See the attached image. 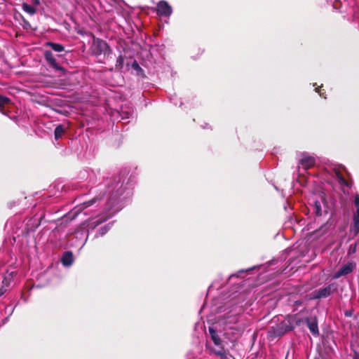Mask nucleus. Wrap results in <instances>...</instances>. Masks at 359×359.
<instances>
[{
    "label": "nucleus",
    "mask_w": 359,
    "mask_h": 359,
    "mask_svg": "<svg viewBox=\"0 0 359 359\" xmlns=\"http://www.w3.org/2000/svg\"><path fill=\"white\" fill-rule=\"evenodd\" d=\"M90 50L91 53L95 56L103 54L105 57H109L112 53V50L108 43L99 38L93 36V43L90 46Z\"/></svg>",
    "instance_id": "1"
},
{
    "label": "nucleus",
    "mask_w": 359,
    "mask_h": 359,
    "mask_svg": "<svg viewBox=\"0 0 359 359\" xmlns=\"http://www.w3.org/2000/svg\"><path fill=\"white\" fill-rule=\"evenodd\" d=\"M337 286L335 284L332 283L324 287L319 288L313 292V299H321L326 298L331 295L334 292L337 290Z\"/></svg>",
    "instance_id": "2"
},
{
    "label": "nucleus",
    "mask_w": 359,
    "mask_h": 359,
    "mask_svg": "<svg viewBox=\"0 0 359 359\" xmlns=\"http://www.w3.org/2000/svg\"><path fill=\"white\" fill-rule=\"evenodd\" d=\"M300 322H304L306 324L308 328L313 336L318 337L319 335L318 319L316 316H310L306 318L304 320H299L297 321V324L298 325Z\"/></svg>",
    "instance_id": "3"
},
{
    "label": "nucleus",
    "mask_w": 359,
    "mask_h": 359,
    "mask_svg": "<svg viewBox=\"0 0 359 359\" xmlns=\"http://www.w3.org/2000/svg\"><path fill=\"white\" fill-rule=\"evenodd\" d=\"M293 327L289 325L287 323L282 322L277 325L276 327H271V333L273 337H281L285 334L287 332L291 331Z\"/></svg>",
    "instance_id": "4"
},
{
    "label": "nucleus",
    "mask_w": 359,
    "mask_h": 359,
    "mask_svg": "<svg viewBox=\"0 0 359 359\" xmlns=\"http://www.w3.org/2000/svg\"><path fill=\"white\" fill-rule=\"evenodd\" d=\"M156 11L160 16L169 17L172 13V9L166 1L161 0L157 4Z\"/></svg>",
    "instance_id": "5"
},
{
    "label": "nucleus",
    "mask_w": 359,
    "mask_h": 359,
    "mask_svg": "<svg viewBox=\"0 0 359 359\" xmlns=\"http://www.w3.org/2000/svg\"><path fill=\"white\" fill-rule=\"evenodd\" d=\"M356 267V264L353 262H348L342 266L334 274V278H339L341 276H346L351 273Z\"/></svg>",
    "instance_id": "6"
},
{
    "label": "nucleus",
    "mask_w": 359,
    "mask_h": 359,
    "mask_svg": "<svg viewBox=\"0 0 359 359\" xmlns=\"http://www.w3.org/2000/svg\"><path fill=\"white\" fill-rule=\"evenodd\" d=\"M44 57L48 65L55 69V70H60L64 72L65 69L60 66L57 62H56L55 58L53 56V53L50 50H46L44 53Z\"/></svg>",
    "instance_id": "7"
},
{
    "label": "nucleus",
    "mask_w": 359,
    "mask_h": 359,
    "mask_svg": "<svg viewBox=\"0 0 359 359\" xmlns=\"http://www.w3.org/2000/svg\"><path fill=\"white\" fill-rule=\"evenodd\" d=\"M304 157L299 161V164L301 165L304 170H308L315 165L316 159L314 157L311 156L303 154Z\"/></svg>",
    "instance_id": "8"
},
{
    "label": "nucleus",
    "mask_w": 359,
    "mask_h": 359,
    "mask_svg": "<svg viewBox=\"0 0 359 359\" xmlns=\"http://www.w3.org/2000/svg\"><path fill=\"white\" fill-rule=\"evenodd\" d=\"M12 104L11 98L7 96L0 95V112L4 115L7 114L6 108Z\"/></svg>",
    "instance_id": "9"
},
{
    "label": "nucleus",
    "mask_w": 359,
    "mask_h": 359,
    "mask_svg": "<svg viewBox=\"0 0 359 359\" xmlns=\"http://www.w3.org/2000/svg\"><path fill=\"white\" fill-rule=\"evenodd\" d=\"M74 261L73 253L71 251L65 252L61 259L62 264L65 266H70Z\"/></svg>",
    "instance_id": "10"
},
{
    "label": "nucleus",
    "mask_w": 359,
    "mask_h": 359,
    "mask_svg": "<svg viewBox=\"0 0 359 359\" xmlns=\"http://www.w3.org/2000/svg\"><path fill=\"white\" fill-rule=\"evenodd\" d=\"M208 331L214 344L217 346H221L222 341L217 334L216 330L212 327H209Z\"/></svg>",
    "instance_id": "11"
},
{
    "label": "nucleus",
    "mask_w": 359,
    "mask_h": 359,
    "mask_svg": "<svg viewBox=\"0 0 359 359\" xmlns=\"http://www.w3.org/2000/svg\"><path fill=\"white\" fill-rule=\"evenodd\" d=\"M65 133V127L62 125H58L54 131V137L56 140H59Z\"/></svg>",
    "instance_id": "12"
},
{
    "label": "nucleus",
    "mask_w": 359,
    "mask_h": 359,
    "mask_svg": "<svg viewBox=\"0 0 359 359\" xmlns=\"http://www.w3.org/2000/svg\"><path fill=\"white\" fill-rule=\"evenodd\" d=\"M334 172L337 177V178L338 179L339 182L341 184H344L346 187H349L350 184H348V181L346 180V179L344 177L343 175L341 174V172H340V170L339 169H337V168H334Z\"/></svg>",
    "instance_id": "13"
},
{
    "label": "nucleus",
    "mask_w": 359,
    "mask_h": 359,
    "mask_svg": "<svg viewBox=\"0 0 359 359\" xmlns=\"http://www.w3.org/2000/svg\"><path fill=\"white\" fill-rule=\"evenodd\" d=\"M46 46L50 47L52 50H53L55 52H61L64 50V46L62 44L53 43L51 41L46 43Z\"/></svg>",
    "instance_id": "14"
},
{
    "label": "nucleus",
    "mask_w": 359,
    "mask_h": 359,
    "mask_svg": "<svg viewBox=\"0 0 359 359\" xmlns=\"http://www.w3.org/2000/svg\"><path fill=\"white\" fill-rule=\"evenodd\" d=\"M22 9L24 11H25L26 13H27L30 15H34L36 12V9L34 7L27 4V3L22 4Z\"/></svg>",
    "instance_id": "15"
},
{
    "label": "nucleus",
    "mask_w": 359,
    "mask_h": 359,
    "mask_svg": "<svg viewBox=\"0 0 359 359\" xmlns=\"http://www.w3.org/2000/svg\"><path fill=\"white\" fill-rule=\"evenodd\" d=\"M313 212H315L316 215H317V216L322 215V209H321V205H320V201H314Z\"/></svg>",
    "instance_id": "16"
},
{
    "label": "nucleus",
    "mask_w": 359,
    "mask_h": 359,
    "mask_svg": "<svg viewBox=\"0 0 359 359\" xmlns=\"http://www.w3.org/2000/svg\"><path fill=\"white\" fill-rule=\"evenodd\" d=\"M353 224L352 227V231L354 233V235H357L359 233V217H353Z\"/></svg>",
    "instance_id": "17"
},
{
    "label": "nucleus",
    "mask_w": 359,
    "mask_h": 359,
    "mask_svg": "<svg viewBox=\"0 0 359 359\" xmlns=\"http://www.w3.org/2000/svg\"><path fill=\"white\" fill-rule=\"evenodd\" d=\"M123 65H124V57L123 55H120L117 60H116V69H118V70H121L122 68L123 67Z\"/></svg>",
    "instance_id": "18"
},
{
    "label": "nucleus",
    "mask_w": 359,
    "mask_h": 359,
    "mask_svg": "<svg viewBox=\"0 0 359 359\" xmlns=\"http://www.w3.org/2000/svg\"><path fill=\"white\" fill-rule=\"evenodd\" d=\"M108 217H106V216H100L99 217H97L95 219V220L93 221V224L94 225V226H97L100 224H101L102 223L104 222L105 221H107L108 219Z\"/></svg>",
    "instance_id": "19"
},
{
    "label": "nucleus",
    "mask_w": 359,
    "mask_h": 359,
    "mask_svg": "<svg viewBox=\"0 0 359 359\" xmlns=\"http://www.w3.org/2000/svg\"><path fill=\"white\" fill-rule=\"evenodd\" d=\"M356 249H357V243H355L354 244H351L348 249V252H347L348 255H351L355 253Z\"/></svg>",
    "instance_id": "20"
},
{
    "label": "nucleus",
    "mask_w": 359,
    "mask_h": 359,
    "mask_svg": "<svg viewBox=\"0 0 359 359\" xmlns=\"http://www.w3.org/2000/svg\"><path fill=\"white\" fill-rule=\"evenodd\" d=\"M132 67L133 69L136 70L138 74L140 73H143V69L140 67L138 62L135 60L133 63H132Z\"/></svg>",
    "instance_id": "21"
},
{
    "label": "nucleus",
    "mask_w": 359,
    "mask_h": 359,
    "mask_svg": "<svg viewBox=\"0 0 359 359\" xmlns=\"http://www.w3.org/2000/svg\"><path fill=\"white\" fill-rule=\"evenodd\" d=\"M97 201V198H94L93 199H90L89 201L84 202L83 203V205L84 206V208H88V207L92 205L93 204H94Z\"/></svg>",
    "instance_id": "22"
},
{
    "label": "nucleus",
    "mask_w": 359,
    "mask_h": 359,
    "mask_svg": "<svg viewBox=\"0 0 359 359\" xmlns=\"http://www.w3.org/2000/svg\"><path fill=\"white\" fill-rule=\"evenodd\" d=\"M78 215V212H70L67 214V215L66 216V217L70 220H73L74 219H75V217L77 216Z\"/></svg>",
    "instance_id": "23"
},
{
    "label": "nucleus",
    "mask_w": 359,
    "mask_h": 359,
    "mask_svg": "<svg viewBox=\"0 0 359 359\" xmlns=\"http://www.w3.org/2000/svg\"><path fill=\"white\" fill-rule=\"evenodd\" d=\"M109 229V224L100 228V233L102 235L105 234Z\"/></svg>",
    "instance_id": "24"
},
{
    "label": "nucleus",
    "mask_w": 359,
    "mask_h": 359,
    "mask_svg": "<svg viewBox=\"0 0 359 359\" xmlns=\"http://www.w3.org/2000/svg\"><path fill=\"white\" fill-rule=\"evenodd\" d=\"M215 354L218 356H220L222 358L225 357V353L223 347H221L220 350H218L215 352Z\"/></svg>",
    "instance_id": "25"
},
{
    "label": "nucleus",
    "mask_w": 359,
    "mask_h": 359,
    "mask_svg": "<svg viewBox=\"0 0 359 359\" xmlns=\"http://www.w3.org/2000/svg\"><path fill=\"white\" fill-rule=\"evenodd\" d=\"M353 315V309H348V310H346L344 311V316L346 317L350 318V317H352Z\"/></svg>",
    "instance_id": "26"
},
{
    "label": "nucleus",
    "mask_w": 359,
    "mask_h": 359,
    "mask_svg": "<svg viewBox=\"0 0 359 359\" xmlns=\"http://www.w3.org/2000/svg\"><path fill=\"white\" fill-rule=\"evenodd\" d=\"M354 204L356 208L359 207V194H356L354 198Z\"/></svg>",
    "instance_id": "27"
},
{
    "label": "nucleus",
    "mask_w": 359,
    "mask_h": 359,
    "mask_svg": "<svg viewBox=\"0 0 359 359\" xmlns=\"http://www.w3.org/2000/svg\"><path fill=\"white\" fill-rule=\"evenodd\" d=\"M6 291V290L4 287H0V297H1Z\"/></svg>",
    "instance_id": "28"
},
{
    "label": "nucleus",
    "mask_w": 359,
    "mask_h": 359,
    "mask_svg": "<svg viewBox=\"0 0 359 359\" xmlns=\"http://www.w3.org/2000/svg\"><path fill=\"white\" fill-rule=\"evenodd\" d=\"M353 359H359V352L354 351Z\"/></svg>",
    "instance_id": "29"
},
{
    "label": "nucleus",
    "mask_w": 359,
    "mask_h": 359,
    "mask_svg": "<svg viewBox=\"0 0 359 359\" xmlns=\"http://www.w3.org/2000/svg\"><path fill=\"white\" fill-rule=\"evenodd\" d=\"M320 230H323V233L325 232L327 230V225L322 226L320 229Z\"/></svg>",
    "instance_id": "30"
},
{
    "label": "nucleus",
    "mask_w": 359,
    "mask_h": 359,
    "mask_svg": "<svg viewBox=\"0 0 359 359\" xmlns=\"http://www.w3.org/2000/svg\"><path fill=\"white\" fill-rule=\"evenodd\" d=\"M353 217H359V207L356 208V212L354 213Z\"/></svg>",
    "instance_id": "31"
},
{
    "label": "nucleus",
    "mask_w": 359,
    "mask_h": 359,
    "mask_svg": "<svg viewBox=\"0 0 359 359\" xmlns=\"http://www.w3.org/2000/svg\"><path fill=\"white\" fill-rule=\"evenodd\" d=\"M32 3H33V4L37 6L39 4L40 2H39V0H32Z\"/></svg>",
    "instance_id": "32"
},
{
    "label": "nucleus",
    "mask_w": 359,
    "mask_h": 359,
    "mask_svg": "<svg viewBox=\"0 0 359 359\" xmlns=\"http://www.w3.org/2000/svg\"><path fill=\"white\" fill-rule=\"evenodd\" d=\"M316 91L317 93H320V96H322V94H321L320 90V88H316Z\"/></svg>",
    "instance_id": "33"
},
{
    "label": "nucleus",
    "mask_w": 359,
    "mask_h": 359,
    "mask_svg": "<svg viewBox=\"0 0 359 359\" xmlns=\"http://www.w3.org/2000/svg\"><path fill=\"white\" fill-rule=\"evenodd\" d=\"M25 23H26V25H29V23L28 22H27V21H25Z\"/></svg>",
    "instance_id": "34"
},
{
    "label": "nucleus",
    "mask_w": 359,
    "mask_h": 359,
    "mask_svg": "<svg viewBox=\"0 0 359 359\" xmlns=\"http://www.w3.org/2000/svg\"><path fill=\"white\" fill-rule=\"evenodd\" d=\"M314 359H319V358H314Z\"/></svg>",
    "instance_id": "35"
}]
</instances>
